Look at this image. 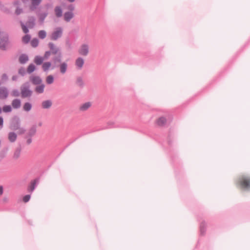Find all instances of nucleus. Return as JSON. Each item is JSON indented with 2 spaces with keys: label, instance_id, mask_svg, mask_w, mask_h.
I'll list each match as a JSON object with an SVG mask.
<instances>
[{
  "label": "nucleus",
  "instance_id": "2",
  "mask_svg": "<svg viewBox=\"0 0 250 250\" xmlns=\"http://www.w3.org/2000/svg\"><path fill=\"white\" fill-rule=\"evenodd\" d=\"M48 46L50 51H47L45 52V59H48L51 54L55 55L62 53L59 47L56 46L54 43L52 42H49Z\"/></svg>",
  "mask_w": 250,
  "mask_h": 250
},
{
  "label": "nucleus",
  "instance_id": "45",
  "mask_svg": "<svg viewBox=\"0 0 250 250\" xmlns=\"http://www.w3.org/2000/svg\"><path fill=\"white\" fill-rule=\"evenodd\" d=\"M22 12V9H21L19 7H17L16 10V11H15V13L17 15H20V14H21V13Z\"/></svg>",
  "mask_w": 250,
  "mask_h": 250
},
{
  "label": "nucleus",
  "instance_id": "55",
  "mask_svg": "<svg viewBox=\"0 0 250 250\" xmlns=\"http://www.w3.org/2000/svg\"><path fill=\"white\" fill-rule=\"evenodd\" d=\"M70 2H73L75 0H67Z\"/></svg>",
  "mask_w": 250,
  "mask_h": 250
},
{
  "label": "nucleus",
  "instance_id": "31",
  "mask_svg": "<svg viewBox=\"0 0 250 250\" xmlns=\"http://www.w3.org/2000/svg\"><path fill=\"white\" fill-rule=\"evenodd\" d=\"M35 69L36 67L34 64L32 63L30 64L27 67V72L29 74H31V73L35 71Z\"/></svg>",
  "mask_w": 250,
  "mask_h": 250
},
{
  "label": "nucleus",
  "instance_id": "8",
  "mask_svg": "<svg viewBox=\"0 0 250 250\" xmlns=\"http://www.w3.org/2000/svg\"><path fill=\"white\" fill-rule=\"evenodd\" d=\"M29 80L34 85L40 84L42 83V79L38 76H31Z\"/></svg>",
  "mask_w": 250,
  "mask_h": 250
},
{
  "label": "nucleus",
  "instance_id": "19",
  "mask_svg": "<svg viewBox=\"0 0 250 250\" xmlns=\"http://www.w3.org/2000/svg\"><path fill=\"white\" fill-rule=\"evenodd\" d=\"M74 17V14L72 12H66L64 14V20L66 22H69Z\"/></svg>",
  "mask_w": 250,
  "mask_h": 250
},
{
  "label": "nucleus",
  "instance_id": "46",
  "mask_svg": "<svg viewBox=\"0 0 250 250\" xmlns=\"http://www.w3.org/2000/svg\"><path fill=\"white\" fill-rule=\"evenodd\" d=\"M5 155L4 153H0V161L5 157Z\"/></svg>",
  "mask_w": 250,
  "mask_h": 250
},
{
  "label": "nucleus",
  "instance_id": "16",
  "mask_svg": "<svg viewBox=\"0 0 250 250\" xmlns=\"http://www.w3.org/2000/svg\"><path fill=\"white\" fill-rule=\"evenodd\" d=\"M52 105V102L50 100L43 101L42 103V107L43 109H49L51 107Z\"/></svg>",
  "mask_w": 250,
  "mask_h": 250
},
{
  "label": "nucleus",
  "instance_id": "26",
  "mask_svg": "<svg viewBox=\"0 0 250 250\" xmlns=\"http://www.w3.org/2000/svg\"><path fill=\"white\" fill-rule=\"evenodd\" d=\"M32 107V105L31 103L29 102H26L23 105V110L25 112H29Z\"/></svg>",
  "mask_w": 250,
  "mask_h": 250
},
{
  "label": "nucleus",
  "instance_id": "51",
  "mask_svg": "<svg viewBox=\"0 0 250 250\" xmlns=\"http://www.w3.org/2000/svg\"><path fill=\"white\" fill-rule=\"evenodd\" d=\"M2 79H7V75H6V74H3L2 75Z\"/></svg>",
  "mask_w": 250,
  "mask_h": 250
},
{
  "label": "nucleus",
  "instance_id": "25",
  "mask_svg": "<svg viewBox=\"0 0 250 250\" xmlns=\"http://www.w3.org/2000/svg\"><path fill=\"white\" fill-rule=\"evenodd\" d=\"M54 12L57 17L60 18L62 16V10L61 6H56L54 9Z\"/></svg>",
  "mask_w": 250,
  "mask_h": 250
},
{
  "label": "nucleus",
  "instance_id": "48",
  "mask_svg": "<svg viewBox=\"0 0 250 250\" xmlns=\"http://www.w3.org/2000/svg\"><path fill=\"white\" fill-rule=\"evenodd\" d=\"M3 187L2 186H0V195H2L3 194Z\"/></svg>",
  "mask_w": 250,
  "mask_h": 250
},
{
  "label": "nucleus",
  "instance_id": "23",
  "mask_svg": "<svg viewBox=\"0 0 250 250\" xmlns=\"http://www.w3.org/2000/svg\"><path fill=\"white\" fill-rule=\"evenodd\" d=\"M167 123V119L164 117H161L159 118L156 121V124L160 126H164Z\"/></svg>",
  "mask_w": 250,
  "mask_h": 250
},
{
  "label": "nucleus",
  "instance_id": "11",
  "mask_svg": "<svg viewBox=\"0 0 250 250\" xmlns=\"http://www.w3.org/2000/svg\"><path fill=\"white\" fill-rule=\"evenodd\" d=\"M55 55V56L52 58V62L54 64L55 66L56 67V65H58V63L60 64L61 62H62V54L61 53Z\"/></svg>",
  "mask_w": 250,
  "mask_h": 250
},
{
  "label": "nucleus",
  "instance_id": "35",
  "mask_svg": "<svg viewBox=\"0 0 250 250\" xmlns=\"http://www.w3.org/2000/svg\"><path fill=\"white\" fill-rule=\"evenodd\" d=\"M2 110L4 112L7 113L10 112L12 111V107L10 105H4L2 107Z\"/></svg>",
  "mask_w": 250,
  "mask_h": 250
},
{
  "label": "nucleus",
  "instance_id": "42",
  "mask_svg": "<svg viewBox=\"0 0 250 250\" xmlns=\"http://www.w3.org/2000/svg\"><path fill=\"white\" fill-rule=\"evenodd\" d=\"M19 130V134H24L25 132V129L24 128L21 127L20 126H19V128L18 129Z\"/></svg>",
  "mask_w": 250,
  "mask_h": 250
},
{
  "label": "nucleus",
  "instance_id": "34",
  "mask_svg": "<svg viewBox=\"0 0 250 250\" xmlns=\"http://www.w3.org/2000/svg\"><path fill=\"white\" fill-rule=\"evenodd\" d=\"M39 37L41 39H44L46 37V33L44 30H40L38 33Z\"/></svg>",
  "mask_w": 250,
  "mask_h": 250
},
{
  "label": "nucleus",
  "instance_id": "54",
  "mask_svg": "<svg viewBox=\"0 0 250 250\" xmlns=\"http://www.w3.org/2000/svg\"><path fill=\"white\" fill-rule=\"evenodd\" d=\"M42 122H39V124H38V125L39 126H42Z\"/></svg>",
  "mask_w": 250,
  "mask_h": 250
},
{
  "label": "nucleus",
  "instance_id": "47",
  "mask_svg": "<svg viewBox=\"0 0 250 250\" xmlns=\"http://www.w3.org/2000/svg\"><path fill=\"white\" fill-rule=\"evenodd\" d=\"M32 139L31 138H28L27 140V141H26V143L28 145H29L32 142Z\"/></svg>",
  "mask_w": 250,
  "mask_h": 250
},
{
  "label": "nucleus",
  "instance_id": "49",
  "mask_svg": "<svg viewBox=\"0 0 250 250\" xmlns=\"http://www.w3.org/2000/svg\"><path fill=\"white\" fill-rule=\"evenodd\" d=\"M18 79V76L16 75L13 76L12 78L13 81H16Z\"/></svg>",
  "mask_w": 250,
  "mask_h": 250
},
{
  "label": "nucleus",
  "instance_id": "24",
  "mask_svg": "<svg viewBox=\"0 0 250 250\" xmlns=\"http://www.w3.org/2000/svg\"><path fill=\"white\" fill-rule=\"evenodd\" d=\"M44 60H45L44 58V55L43 56V57L36 56L34 58V62L37 65H41V64L42 63Z\"/></svg>",
  "mask_w": 250,
  "mask_h": 250
},
{
  "label": "nucleus",
  "instance_id": "33",
  "mask_svg": "<svg viewBox=\"0 0 250 250\" xmlns=\"http://www.w3.org/2000/svg\"><path fill=\"white\" fill-rule=\"evenodd\" d=\"M206 224L205 222H202L200 225V232L203 235L206 231Z\"/></svg>",
  "mask_w": 250,
  "mask_h": 250
},
{
  "label": "nucleus",
  "instance_id": "10",
  "mask_svg": "<svg viewBox=\"0 0 250 250\" xmlns=\"http://www.w3.org/2000/svg\"><path fill=\"white\" fill-rule=\"evenodd\" d=\"M8 96V90L5 87L2 86L0 87V98L5 99Z\"/></svg>",
  "mask_w": 250,
  "mask_h": 250
},
{
  "label": "nucleus",
  "instance_id": "6",
  "mask_svg": "<svg viewBox=\"0 0 250 250\" xmlns=\"http://www.w3.org/2000/svg\"><path fill=\"white\" fill-rule=\"evenodd\" d=\"M21 122L19 118L15 116L11 120L9 127L11 130H17L19 128Z\"/></svg>",
  "mask_w": 250,
  "mask_h": 250
},
{
  "label": "nucleus",
  "instance_id": "20",
  "mask_svg": "<svg viewBox=\"0 0 250 250\" xmlns=\"http://www.w3.org/2000/svg\"><path fill=\"white\" fill-rule=\"evenodd\" d=\"M76 84L81 88L84 87V83L82 77L78 76L77 77L76 80Z\"/></svg>",
  "mask_w": 250,
  "mask_h": 250
},
{
  "label": "nucleus",
  "instance_id": "4",
  "mask_svg": "<svg viewBox=\"0 0 250 250\" xmlns=\"http://www.w3.org/2000/svg\"><path fill=\"white\" fill-rule=\"evenodd\" d=\"M63 29L61 27H58L55 28L54 30L50 35V39L52 41H57L62 36Z\"/></svg>",
  "mask_w": 250,
  "mask_h": 250
},
{
  "label": "nucleus",
  "instance_id": "1",
  "mask_svg": "<svg viewBox=\"0 0 250 250\" xmlns=\"http://www.w3.org/2000/svg\"><path fill=\"white\" fill-rule=\"evenodd\" d=\"M21 97L22 98H30L33 93L30 89V84L29 82H25L23 83L20 88Z\"/></svg>",
  "mask_w": 250,
  "mask_h": 250
},
{
  "label": "nucleus",
  "instance_id": "13",
  "mask_svg": "<svg viewBox=\"0 0 250 250\" xmlns=\"http://www.w3.org/2000/svg\"><path fill=\"white\" fill-rule=\"evenodd\" d=\"M28 60V56L25 54H22L19 56V62L21 64H25Z\"/></svg>",
  "mask_w": 250,
  "mask_h": 250
},
{
  "label": "nucleus",
  "instance_id": "5",
  "mask_svg": "<svg viewBox=\"0 0 250 250\" xmlns=\"http://www.w3.org/2000/svg\"><path fill=\"white\" fill-rule=\"evenodd\" d=\"M79 54L83 56H87L89 52V45L87 43H82L78 48Z\"/></svg>",
  "mask_w": 250,
  "mask_h": 250
},
{
  "label": "nucleus",
  "instance_id": "9",
  "mask_svg": "<svg viewBox=\"0 0 250 250\" xmlns=\"http://www.w3.org/2000/svg\"><path fill=\"white\" fill-rule=\"evenodd\" d=\"M84 59L82 57H78L75 60V65L77 69L81 70L84 64Z\"/></svg>",
  "mask_w": 250,
  "mask_h": 250
},
{
  "label": "nucleus",
  "instance_id": "29",
  "mask_svg": "<svg viewBox=\"0 0 250 250\" xmlns=\"http://www.w3.org/2000/svg\"><path fill=\"white\" fill-rule=\"evenodd\" d=\"M36 132V126L35 125H33L29 130L28 132V135L29 137L34 136Z\"/></svg>",
  "mask_w": 250,
  "mask_h": 250
},
{
  "label": "nucleus",
  "instance_id": "52",
  "mask_svg": "<svg viewBox=\"0 0 250 250\" xmlns=\"http://www.w3.org/2000/svg\"><path fill=\"white\" fill-rule=\"evenodd\" d=\"M3 200V201L5 202H7L8 201V199L6 197L4 198Z\"/></svg>",
  "mask_w": 250,
  "mask_h": 250
},
{
  "label": "nucleus",
  "instance_id": "43",
  "mask_svg": "<svg viewBox=\"0 0 250 250\" xmlns=\"http://www.w3.org/2000/svg\"><path fill=\"white\" fill-rule=\"evenodd\" d=\"M67 9L70 11V12H72L75 9V6L73 4H70L67 6Z\"/></svg>",
  "mask_w": 250,
  "mask_h": 250
},
{
  "label": "nucleus",
  "instance_id": "14",
  "mask_svg": "<svg viewBox=\"0 0 250 250\" xmlns=\"http://www.w3.org/2000/svg\"><path fill=\"white\" fill-rule=\"evenodd\" d=\"M35 18L33 17L28 18V21L26 22V25L28 28H32L35 24Z\"/></svg>",
  "mask_w": 250,
  "mask_h": 250
},
{
  "label": "nucleus",
  "instance_id": "56",
  "mask_svg": "<svg viewBox=\"0 0 250 250\" xmlns=\"http://www.w3.org/2000/svg\"><path fill=\"white\" fill-rule=\"evenodd\" d=\"M2 112V109L0 107V114H1V113Z\"/></svg>",
  "mask_w": 250,
  "mask_h": 250
},
{
  "label": "nucleus",
  "instance_id": "50",
  "mask_svg": "<svg viewBox=\"0 0 250 250\" xmlns=\"http://www.w3.org/2000/svg\"><path fill=\"white\" fill-rule=\"evenodd\" d=\"M66 44L69 48H71V43L69 41L66 42Z\"/></svg>",
  "mask_w": 250,
  "mask_h": 250
},
{
  "label": "nucleus",
  "instance_id": "53",
  "mask_svg": "<svg viewBox=\"0 0 250 250\" xmlns=\"http://www.w3.org/2000/svg\"><path fill=\"white\" fill-rule=\"evenodd\" d=\"M19 1H16L14 2V4L15 5H18L19 4Z\"/></svg>",
  "mask_w": 250,
  "mask_h": 250
},
{
  "label": "nucleus",
  "instance_id": "22",
  "mask_svg": "<svg viewBox=\"0 0 250 250\" xmlns=\"http://www.w3.org/2000/svg\"><path fill=\"white\" fill-rule=\"evenodd\" d=\"M48 13L47 12H43L39 13L38 15L39 18V22L41 24H42L45 18L47 17Z\"/></svg>",
  "mask_w": 250,
  "mask_h": 250
},
{
  "label": "nucleus",
  "instance_id": "36",
  "mask_svg": "<svg viewBox=\"0 0 250 250\" xmlns=\"http://www.w3.org/2000/svg\"><path fill=\"white\" fill-rule=\"evenodd\" d=\"M31 44L34 47H37L39 44V40L36 38L33 39L31 42Z\"/></svg>",
  "mask_w": 250,
  "mask_h": 250
},
{
  "label": "nucleus",
  "instance_id": "39",
  "mask_svg": "<svg viewBox=\"0 0 250 250\" xmlns=\"http://www.w3.org/2000/svg\"><path fill=\"white\" fill-rule=\"evenodd\" d=\"M18 73L22 76H24L26 73L25 69L24 67H21L18 70Z\"/></svg>",
  "mask_w": 250,
  "mask_h": 250
},
{
  "label": "nucleus",
  "instance_id": "37",
  "mask_svg": "<svg viewBox=\"0 0 250 250\" xmlns=\"http://www.w3.org/2000/svg\"><path fill=\"white\" fill-rule=\"evenodd\" d=\"M30 40V36L29 35H26L22 38V42L25 43H27Z\"/></svg>",
  "mask_w": 250,
  "mask_h": 250
},
{
  "label": "nucleus",
  "instance_id": "30",
  "mask_svg": "<svg viewBox=\"0 0 250 250\" xmlns=\"http://www.w3.org/2000/svg\"><path fill=\"white\" fill-rule=\"evenodd\" d=\"M51 66V62H45L42 64V68L44 71H47Z\"/></svg>",
  "mask_w": 250,
  "mask_h": 250
},
{
  "label": "nucleus",
  "instance_id": "17",
  "mask_svg": "<svg viewBox=\"0 0 250 250\" xmlns=\"http://www.w3.org/2000/svg\"><path fill=\"white\" fill-rule=\"evenodd\" d=\"M17 138V135L14 132H10L8 134V139L11 143L15 142Z\"/></svg>",
  "mask_w": 250,
  "mask_h": 250
},
{
  "label": "nucleus",
  "instance_id": "32",
  "mask_svg": "<svg viewBox=\"0 0 250 250\" xmlns=\"http://www.w3.org/2000/svg\"><path fill=\"white\" fill-rule=\"evenodd\" d=\"M54 78L51 75L48 76L46 78V82L48 84H51L53 83Z\"/></svg>",
  "mask_w": 250,
  "mask_h": 250
},
{
  "label": "nucleus",
  "instance_id": "21",
  "mask_svg": "<svg viewBox=\"0 0 250 250\" xmlns=\"http://www.w3.org/2000/svg\"><path fill=\"white\" fill-rule=\"evenodd\" d=\"M11 104L14 108L18 109L21 106V101L20 99H15L12 101Z\"/></svg>",
  "mask_w": 250,
  "mask_h": 250
},
{
  "label": "nucleus",
  "instance_id": "7",
  "mask_svg": "<svg viewBox=\"0 0 250 250\" xmlns=\"http://www.w3.org/2000/svg\"><path fill=\"white\" fill-rule=\"evenodd\" d=\"M56 67H59L60 72L62 74H64L67 70L68 64L66 62H63L59 65H56Z\"/></svg>",
  "mask_w": 250,
  "mask_h": 250
},
{
  "label": "nucleus",
  "instance_id": "12",
  "mask_svg": "<svg viewBox=\"0 0 250 250\" xmlns=\"http://www.w3.org/2000/svg\"><path fill=\"white\" fill-rule=\"evenodd\" d=\"M92 105V103L90 102H87L82 104L79 107V110L83 112L87 110Z\"/></svg>",
  "mask_w": 250,
  "mask_h": 250
},
{
  "label": "nucleus",
  "instance_id": "38",
  "mask_svg": "<svg viewBox=\"0 0 250 250\" xmlns=\"http://www.w3.org/2000/svg\"><path fill=\"white\" fill-rule=\"evenodd\" d=\"M11 94L13 97H19L20 93L18 89H14L12 90Z\"/></svg>",
  "mask_w": 250,
  "mask_h": 250
},
{
  "label": "nucleus",
  "instance_id": "41",
  "mask_svg": "<svg viewBox=\"0 0 250 250\" xmlns=\"http://www.w3.org/2000/svg\"><path fill=\"white\" fill-rule=\"evenodd\" d=\"M30 195H26L25 196H24L23 197V201L24 202V203H27L28 202L30 199Z\"/></svg>",
  "mask_w": 250,
  "mask_h": 250
},
{
  "label": "nucleus",
  "instance_id": "44",
  "mask_svg": "<svg viewBox=\"0 0 250 250\" xmlns=\"http://www.w3.org/2000/svg\"><path fill=\"white\" fill-rule=\"evenodd\" d=\"M3 127V119L1 116H0V130Z\"/></svg>",
  "mask_w": 250,
  "mask_h": 250
},
{
  "label": "nucleus",
  "instance_id": "15",
  "mask_svg": "<svg viewBox=\"0 0 250 250\" xmlns=\"http://www.w3.org/2000/svg\"><path fill=\"white\" fill-rule=\"evenodd\" d=\"M39 179H36L31 182L30 185L28 187V189L30 192H33L37 185L39 183Z\"/></svg>",
  "mask_w": 250,
  "mask_h": 250
},
{
  "label": "nucleus",
  "instance_id": "28",
  "mask_svg": "<svg viewBox=\"0 0 250 250\" xmlns=\"http://www.w3.org/2000/svg\"><path fill=\"white\" fill-rule=\"evenodd\" d=\"M38 85H39L35 88V91L39 94L42 93L44 91V84L41 83L40 84Z\"/></svg>",
  "mask_w": 250,
  "mask_h": 250
},
{
  "label": "nucleus",
  "instance_id": "27",
  "mask_svg": "<svg viewBox=\"0 0 250 250\" xmlns=\"http://www.w3.org/2000/svg\"><path fill=\"white\" fill-rule=\"evenodd\" d=\"M32 1V4L30 7V9L32 10H34L36 9L37 7L40 4L42 0H31Z\"/></svg>",
  "mask_w": 250,
  "mask_h": 250
},
{
  "label": "nucleus",
  "instance_id": "40",
  "mask_svg": "<svg viewBox=\"0 0 250 250\" xmlns=\"http://www.w3.org/2000/svg\"><path fill=\"white\" fill-rule=\"evenodd\" d=\"M21 25L23 32L24 33H27L29 31L27 27L22 22H21Z\"/></svg>",
  "mask_w": 250,
  "mask_h": 250
},
{
  "label": "nucleus",
  "instance_id": "18",
  "mask_svg": "<svg viewBox=\"0 0 250 250\" xmlns=\"http://www.w3.org/2000/svg\"><path fill=\"white\" fill-rule=\"evenodd\" d=\"M21 146L16 148L13 153V159L17 160L18 159H19L21 156Z\"/></svg>",
  "mask_w": 250,
  "mask_h": 250
},
{
  "label": "nucleus",
  "instance_id": "3",
  "mask_svg": "<svg viewBox=\"0 0 250 250\" xmlns=\"http://www.w3.org/2000/svg\"><path fill=\"white\" fill-rule=\"evenodd\" d=\"M238 184L241 188L245 189H250V177L246 175H242L238 179Z\"/></svg>",
  "mask_w": 250,
  "mask_h": 250
}]
</instances>
